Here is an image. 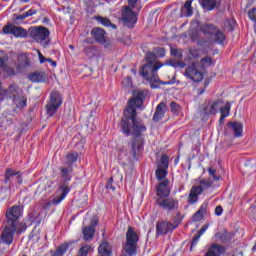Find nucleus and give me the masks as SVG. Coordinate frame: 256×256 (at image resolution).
<instances>
[{
    "label": "nucleus",
    "mask_w": 256,
    "mask_h": 256,
    "mask_svg": "<svg viewBox=\"0 0 256 256\" xmlns=\"http://www.w3.org/2000/svg\"><path fill=\"white\" fill-rule=\"evenodd\" d=\"M185 75L188 79L194 81V83H200V81H203V73L197 70V64H195V62L186 68Z\"/></svg>",
    "instance_id": "4468645a"
},
{
    "label": "nucleus",
    "mask_w": 256,
    "mask_h": 256,
    "mask_svg": "<svg viewBox=\"0 0 256 256\" xmlns=\"http://www.w3.org/2000/svg\"><path fill=\"white\" fill-rule=\"evenodd\" d=\"M21 93V88H19V85L16 83H12L9 85L7 89L2 90V95L4 97H7V99H15V97H18Z\"/></svg>",
    "instance_id": "f3484780"
},
{
    "label": "nucleus",
    "mask_w": 256,
    "mask_h": 256,
    "mask_svg": "<svg viewBox=\"0 0 256 256\" xmlns=\"http://www.w3.org/2000/svg\"><path fill=\"white\" fill-rule=\"evenodd\" d=\"M2 31L5 35H13L14 37L25 39L27 38V30L22 27L15 26L14 24H7L3 26Z\"/></svg>",
    "instance_id": "9b49d317"
},
{
    "label": "nucleus",
    "mask_w": 256,
    "mask_h": 256,
    "mask_svg": "<svg viewBox=\"0 0 256 256\" xmlns=\"http://www.w3.org/2000/svg\"><path fill=\"white\" fill-rule=\"evenodd\" d=\"M95 20L103 25L104 27H111L112 29H117V25L111 23V20L103 16H95Z\"/></svg>",
    "instance_id": "c85d7f7f"
},
{
    "label": "nucleus",
    "mask_w": 256,
    "mask_h": 256,
    "mask_svg": "<svg viewBox=\"0 0 256 256\" xmlns=\"http://www.w3.org/2000/svg\"><path fill=\"white\" fill-rule=\"evenodd\" d=\"M248 17L250 20L256 23V8H252L251 10L248 11Z\"/></svg>",
    "instance_id": "09e8293b"
},
{
    "label": "nucleus",
    "mask_w": 256,
    "mask_h": 256,
    "mask_svg": "<svg viewBox=\"0 0 256 256\" xmlns=\"http://www.w3.org/2000/svg\"><path fill=\"white\" fill-rule=\"evenodd\" d=\"M91 35L93 36L96 43L103 45V47H111V40L107 37V32L103 28L95 27L91 30Z\"/></svg>",
    "instance_id": "1a4fd4ad"
},
{
    "label": "nucleus",
    "mask_w": 256,
    "mask_h": 256,
    "mask_svg": "<svg viewBox=\"0 0 256 256\" xmlns=\"http://www.w3.org/2000/svg\"><path fill=\"white\" fill-rule=\"evenodd\" d=\"M201 219H203V213L201 211H197L194 215H193V221H201Z\"/></svg>",
    "instance_id": "3c124183"
},
{
    "label": "nucleus",
    "mask_w": 256,
    "mask_h": 256,
    "mask_svg": "<svg viewBox=\"0 0 256 256\" xmlns=\"http://www.w3.org/2000/svg\"><path fill=\"white\" fill-rule=\"evenodd\" d=\"M38 57H39L40 63H45L47 61V58H45V56H43L41 51H38Z\"/></svg>",
    "instance_id": "13d9d810"
},
{
    "label": "nucleus",
    "mask_w": 256,
    "mask_h": 256,
    "mask_svg": "<svg viewBox=\"0 0 256 256\" xmlns=\"http://www.w3.org/2000/svg\"><path fill=\"white\" fill-rule=\"evenodd\" d=\"M143 99H145V92L138 91L135 97L128 102V107L124 110V117L121 120L123 133L127 137L131 134L134 135V139L130 143V155L134 161L139 159L143 152V145H145V140L141 137V133L147 131V127L137 121V109L143 105Z\"/></svg>",
    "instance_id": "f257e3e1"
},
{
    "label": "nucleus",
    "mask_w": 256,
    "mask_h": 256,
    "mask_svg": "<svg viewBox=\"0 0 256 256\" xmlns=\"http://www.w3.org/2000/svg\"><path fill=\"white\" fill-rule=\"evenodd\" d=\"M46 61H47L48 63H53V60L50 59V58H46Z\"/></svg>",
    "instance_id": "774afa93"
},
{
    "label": "nucleus",
    "mask_w": 256,
    "mask_h": 256,
    "mask_svg": "<svg viewBox=\"0 0 256 256\" xmlns=\"http://www.w3.org/2000/svg\"><path fill=\"white\" fill-rule=\"evenodd\" d=\"M226 251L227 250L223 245L213 243L208 248V251L206 252L205 256H221V255H225Z\"/></svg>",
    "instance_id": "a211bd4d"
},
{
    "label": "nucleus",
    "mask_w": 256,
    "mask_h": 256,
    "mask_svg": "<svg viewBox=\"0 0 256 256\" xmlns=\"http://www.w3.org/2000/svg\"><path fill=\"white\" fill-rule=\"evenodd\" d=\"M59 171L61 173V177L64 180V182L62 183V185H64V183H66V185H69V183H67V181H71L72 179V174H73V166H62L59 168Z\"/></svg>",
    "instance_id": "aec40b11"
},
{
    "label": "nucleus",
    "mask_w": 256,
    "mask_h": 256,
    "mask_svg": "<svg viewBox=\"0 0 256 256\" xmlns=\"http://www.w3.org/2000/svg\"><path fill=\"white\" fill-rule=\"evenodd\" d=\"M15 175H17L18 183H23V179H21V175H19V172L11 168L6 169L5 179H4L5 183H9V181H11V177H15Z\"/></svg>",
    "instance_id": "b1692460"
},
{
    "label": "nucleus",
    "mask_w": 256,
    "mask_h": 256,
    "mask_svg": "<svg viewBox=\"0 0 256 256\" xmlns=\"http://www.w3.org/2000/svg\"><path fill=\"white\" fill-rule=\"evenodd\" d=\"M29 58L25 54H19L18 55V69H21L23 67H29Z\"/></svg>",
    "instance_id": "f704fd0d"
},
{
    "label": "nucleus",
    "mask_w": 256,
    "mask_h": 256,
    "mask_svg": "<svg viewBox=\"0 0 256 256\" xmlns=\"http://www.w3.org/2000/svg\"><path fill=\"white\" fill-rule=\"evenodd\" d=\"M219 28L215 24L205 23L200 27L201 33L213 37Z\"/></svg>",
    "instance_id": "412c9836"
},
{
    "label": "nucleus",
    "mask_w": 256,
    "mask_h": 256,
    "mask_svg": "<svg viewBox=\"0 0 256 256\" xmlns=\"http://www.w3.org/2000/svg\"><path fill=\"white\" fill-rule=\"evenodd\" d=\"M198 211H200L202 215H205V213H207V206L202 205Z\"/></svg>",
    "instance_id": "052dcab7"
},
{
    "label": "nucleus",
    "mask_w": 256,
    "mask_h": 256,
    "mask_svg": "<svg viewBox=\"0 0 256 256\" xmlns=\"http://www.w3.org/2000/svg\"><path fill=\"white\" fill-rule=\"evenodd\" d=\"M216 237L220 239L222 243H227V241H231V233H229L227 230L217 233Z\"/></svg>",
    "instance_id": "c9c22d12"
},
{
    "label": "nucleus",
    "mask_w": 256,
    "mask_h": 256,
    "mask_svg": "<svg viewBox=\"0 0 256 256\" xmlns=\"http://www.w3.org/2000/svg\"><path fill=\"white\" fill-rule=\"evenodd\" d=\"M89 251H91V245H84L78 251V256H87L89 255Z\"/></svg>",
    "instance_id": "a19ab883"
},
{
    "label": "nucleus",
    "mask_w": 256,
    "mask_h": 256,
    "mask_svg": "<svg viewBox=\"0 0 256 256\" xmlns=\"http://www.w3.org/2000/svg\"><path fill=\"white\" fill-rule=\"evenodd\" d=\"M223 105L222 100H210L205 102L203 107L204 115H217V111Z\"/></svg>",
    "instance_id": "2eb2a0df"
},
{
    "label": "nucleus",
    "mask_w": 256,
    "mask_h": 256,
    "mask_svg": "<svg viewBox=\"0 0 256 256\" xmlns=\"http://www.w3.org/2000/svg\"><path fill=\"white\" fill-rule=\"evenodd\" d=\"M96 225H99V219L97 217H93L88 227L95 229Z\"/></svg>",
    "instance_id": "603ef678"
},
{
    "label": "nucleus",
    "mask_w": 256,
    "mask_h": 256,
    "mask_svg": "<svg viewBox=\"0 0 256 256\" xmlns=\"http://www.w3.org/2000/svg\"><path fill=\"white\" fill-rule=\"evenodd\" d=\"M122 21L126 27L133 28L137 23V14L133 11V8L125 6L122 10Z\"/></svg>",
    "instance_id": "f8f14e48"
},
{
    "label": "nucleus",
    "mask_w": 256,
    "mask_h": 256,
    "mask_svg": "<svg viewBox=\"0 0 256 256\" xmlns=\"http://www.w3.org/2000/svg\"><path fill=\"white\" fill-rule=\"evenodd\" d=\"M49 29L43 27V26H35V27H30L28 29V35H30V37L32 39H34V41H36V43H43V41H45L47 39V37H49Z\"/></svg>",
    "instance_id": "6e6552de"
},
{
    "label": "nucleus",
    "mask_w": 256,
    "mask_h": 256,
    "mask_svg": "<svg viewBox=\"0 0 256 256\" xmlns=\"http://www.w3.org/2000/svg\"><path fill=\"white\" fill-rule=\"evenodd\" d=\"M123 84L126 85L127 87H129V85H131V77H126L123 80Z\"/></svg>",
    "instance_id": "bf43d9fd"
},
{
    "label": "nucleus",
    "mask_w": 256,
    "mask_h": 256,
    "mask_svg": "<svg viewBox=\"0 0 256 256\" xmlns=\"http://www.w3.org/2000/svg\"><path fill=\"white\" fill-rule=\"evenodd\" d=\"M200 63L204 67H211V65H213V59L209 56H206V57L201 59Z\"/></svg>",
    "instance_id": "c03bdc74"
},
{
    "label": "nucleus",
    "mask_w": 256,
    "mask_h": 256,
    "mask_svg": "<svg viewBox=\"0 0 256 256\" xmlns=\"http://www.w3.org/2000/svg\"><path fill=\"white\" fill-rule=\"evenodd\" d=\"M7 61H9V56H7L4 51L0 50V67H6Z\"/></svg>",
    "instance_id": "37998d69"
},
{
    "label": "nucleus",
    "mask_w": 256,
    "mask_h": 256,
    "mask_svg": "<svg viewBox=\"0 0 256 256\" xmlns=\"http://www.w3.org/2000/svg\"><path fill=\"white\" fill-rule=\"evenodd\" d=\"M63 105V97L61 93L55 91L50 94V100L46 104V113L48 117H53L59 110V107Z\"/></svg>",
    "instance_id": "0eeeda50"
},
{
    "label": "nucleus",
    "mask_w": 256,
    "mask_h": 256,
    "mask_svg": "<svg viewBox=\"0 0 256 256\" xmlns=\"http://www.w3.org/2000/svg\"><path fill=\"white\" fill-rule=\"evenodd\" d=\"M51 65H52V67H57V62L52 60Z\"/></svg>",
    "instance_id": "338daca9"
},
{
    "label": "nucleus",
    "mask_w": 256,
    "mask_h": 256,
    "mask_svg": "<svg viewBox=\"0 0 256 256\" xmlns=\"http://www.w3.org/2000/svg\"><path fill=\"white\" fill-rule=\"evenodd\" d=\"M201 193H202L201 190L199 188H197V186H193L188 195L187 202L190 205H195V203H197V201H199V196L201 195Z\"/></svg>",
    "instance_id": "4be33fe9"
},
{
    "label": "nucleus",
    "mask_w": 256,
    "mask_h": 256,
    "mask_svg": "<svg viewBox=\"0 0 256 256\" xmlns=\"http://www.w3.org/2000/svg\"><path fill=\"white\" fill-rule=\"evenodd\" d=\"M83 43H88L89 45L93 44V40L91 38H86Z\"/></svg>",
    "instance_id": "e2e57ef3"
},
{
    "label": "nucleus",
    "mask_w": 256,
    "mask_h": 256,
    "mask_svg": "<svg viewBox=\"0 0 256 256\" xmlns=\"http://www.w3.org/2000/svg\"><path fill=\"white\" fill-rule=\"evenodd\" d=\"M219 109H220V115L224 117H229V113L231 112V104L227 102L224 107L220 106Z\"/></svg>",
    "instance_id": "58836bf2"
},
{
    "label": "nucleus",
    "mask_w": 256,
    "mask_h": 256,
    "mask_svg": "<svg viewBox=\"0 0 256 256\" xmlns=\"http://www.w3.org/2000/svg\"><path fill=\"white\" fill-rule=\"evenodd\" d=\"M225 118H227V116L220 115V119H219L220 123H224Z\"/></svg>",
    "instance_id": "0e129e2a"
},
{
    "label": "nucleus",
    "mask_w": 256,
    "mask_h": 256,
    "mask_svg": "<svg viewBox=\"0 0 256 256\" xmlns=\"http://www.w3.org/2000/svg\"><path fill=\"white\" fill-rule=\"evenodd\" d=\"M225 27L228 31H233L235 29V19L226 20Z\"/></svg>",
    "instance_id": "49530a36"
},
{
    "label": "nucleus",
    "mask_w": 256,
    "mask_h": 256,
    "mask_svg": "<svg viewBox=\"0 0 256 256\" xmlns=\"http://www.w3.org/2000/svg\"><path fill=\"white\" fill-rule=\"evenodd\" d=\"M67 249H69V244L64 243L62 245H60L57 250H56V255H65V253H67Z\"/></svg>",
    "instance_id": "79ce46f5"
},
{
    "label": "nucleus",
    "mask_w": 256,
    "mask_h": 256,
    "mask_svg": "<svg viewBox=\"0 0 256 256\" xmlns=\"http://www.w3.org/2000/svg\"><path fill=\"white\" fill-rule=\"evenodd\" d=\"M205 231H207V226H203L193 237L192 242H191V246H190V251H193V247H195V245H197V243H199V239H201V235H203V233H205Z\"/></svg>",
    "instance_id": "2f4dec72"
},
{
    "label": "nucleus",
    "mask_w": 256,
    "mask_h": 256,
    "mask_svg": "<svg viewBox=\"0 0 256 256\" xmlns=\"http://www.w3.org/2000/svg\"><path fill=\"white\" fill-rule=\"evenodd\" d=\"M201 5L204 9H207V11H213L215 7H217V1L216 0H201Z\"/></svg>",
    "instance_id": "72a5a7b5"
},
{
    "label": "nucleus",
    "mask_w": 256,
    "mask_h": 256,
    "mask_svg": "<svg viewBox=\"0 0 256 256\" xmlns=\"http://www.w3.org/2000/svg\"><path fill=\"white\" fill-rule=\"evenodd\" d=\"M23 216V206L14 205L7 209L6 220L4 221V229L0 235V245H12L15 239V233L21 235L27 231V224L20 222L19 219Z\"/></svg>",
    "instance_id": "f03ea898"
},
{
    "label": "nucleus",
    "mask_w": 256,
    "mask_h": 256,
    "mask_svg": "<svg viewBox=\"0 0 256 256\" xmlns=\"http://www.w3.org/2000/svg\"><path fill=\"white\" fill-rule=\"evenodd\" d=\"M155 53L147 52L144 58L145 64L139 69V74L143 79L150 83L152 89L159 88V85H166L167 83L159 79L157 71L164 67V63L157 60V57H165V48H155Z\"/></svg>",
    "instance_id": "7ed1b4c3"
},
{
    "label": "nucleus",
    "mask_w": 256,
    "mask_h": 256,
    "mask_svg": "<svg viewBox=\"0 0 256 256\" xmlns=\"http://www.w3.org/2000/svg\"><path fill=\"white\" fill-rule=\"evenodd\" d=\"M77 159H79V153L76 151H71L66 155V165L68 167H73V163H77Z\"/></svg>",
    "instance_id": "cd10ccee"
},
{
    "label": "nucleus",
    "mask_w": 256,
    "mask_h": 256,
    "mask_svg": "<svg viewBox=\"0 0 256 256\" xmlns=\"http://www.w3.org/2000/svg\"><path fill=\"white\" fill-rule=\"evenodd\" d=\"M193 0H188L184 3V6L181 8L180 17H191L193 16V7H191Z\"/></svg>",
    "instance_id": "5701e85b"
},
{
    "label": "nucleus",
    "mask_w": 256,
    "mask_h": 256,
    "mask_svg": "<svg viewBox=\"0 0 256 256\" xmlns=\"http://www.w3.org/2000/svg\"><path fill=\"white\" fill-rule=\"evenodd\" d=\"M170 109L174 115H177L181 111V106L177 102L173 101L170 103Z\"/></svg>",
    "instance_id": "a18cd8bd"
},
{
    "label": "nucleus",
    "mask_w": 256,
    "mask_h": 256,
    "mask_svg": "<svg viewBox=\"0 0 256 256\" xmlns=\"http://www.w3.org/2000/svg\"><path fill=\"white\" fill-rule=\"evenodd\" d=\"M35 13H37V10H35V9H30V10H28L26 13H24L25 14V17H31V16H33V15H35Z\"/></svg>",
    "instance_id": "6e6d98bb"
},
{
    "label": "nucleus",
    "mask_w": 256,
    "mask_h": 256,
    "mask_svg": "<svg viewBox=\"0 0 256 256\" xmlns=\"http://www.w3.org/2000/svg\"><path fill=\"white\" fill-rule=\"evenodd\" d=\"M156 195L158 197H169L171 188L169 187V179H164L156 186Z\"/></svg>",
    "instance_id": "dca6fc26"
},
{
    "label": "nucleus",
    "mask_w": 256,
    "mask_h": 256,
    "mask_svg": "<svg viewBox=\"0 0 256 256\" xmlns=\"http://www.w3.org/2000/svg\"><path fill=\"white\" fill-rule=\"evenodd\" d=\"M29 81L32 83H43L45 81V73L43 72H35L28 75Z\"/></svg>",
    "instance_id": "393cba45"
},
{
    "label": "nucleus",
    "mask_w": 256,
    "mask_h": 256,
    "mask_svg": "<svg viewBox=\"0 0 256 256\" xmlns=\"http://www.w3.org/2000/svg\"><path fill=\"white\" fill-rule=\"evenodd\" d=\"M213 37L215 43H217L218 45H223V43H225V40L227 39L225 33H223V31H221L219 28L215 31Z\"/></svg>",
    "instance_id": "c756f323"
},
{
    "label": "nucleus",
    "mask_w": 256,
    "mask_h": 256,
    "mask_svg": "<svg viewBox=\"0 0 256 256\" xmlns=\"http://www.w3.org/2000/svg\"><path fill=\"white\" fill-rule=\"evenodd\" d=\"M210 187H213V180H211V178L200 180L199 186H196V188L200 190V193L207 191Z\"/></svg>",
    "instance_id": "bb28decb"
},
{
    "label": "nucleus",
    "mask_w": 256,
    "mask_h": 256,
    "mask_svg": "<svg viewBox=\"0 0 256 256\" xmlns=\"http://www.w3.org/2000/svg\"><path fill=\"white\" fill-rule=\"evenodd\" d=\"M98 256H111V250H109V243L103 242L98 247Z\"/></svg>",
    "instance_id": "473e14b6"
},
{
    "label": "nucleus",
    "mask_w": 256,
    "mask_h": 256,
    "mask_svg": "<svg viewBox=\"0 0 256 256\" xmlns=\"http://www.w3.org/2000/svg\"><path fill=\"white\" fill-rule=\"evenodd\" d=\"M208 173H209V175H211L213 177L214 181H219V177H217V175H216L217 170H215L213 168H209Z\"/></svg>",
    "instance_id": "8fccbe9b"
},
{
    "label": "nucleus",
    "mask_w": 256,
    "mask_h": 256,
    "mask_svg": "<svg viewBox=\"0 0 256 256\" xmlns=\"http://www.w3.org/2000/svg\"><path fill=\"white\" fill-rule=\"evenodd\" d=\"M167 169L165 168H158L155 172L156 175V179H158V181H163V179H165V177H167Z\"/></svg>",
    "instance_id": "4c0bfd02"
},
{
    "label": "nucleus",
    "mask_w": 256,
    "mask_h": 256,
    "mask_svg": "<svg viewBox=\"0 0 256 256\" xmlns=\"http://www.w3.org/2000/svg\"><path fill=\"white\" fill-rule=\"evenodd\" d=\"M215 215H217L218 217L223 215V207L222 206H217L215 208Z\"/></svg>",
    "instance_id": "5fc2aeb1"
},
{
    "label": "nucleus",
    "mask_w": 256,
    "mask_h": 256,
    "mask_svg": "<svg viewBox=\"0 0 256 256\" xmlns=\"http://www.w3.org/2000/svg\"><path fill=\"white\" fill-rule=\"evenodd\" d=\"M158 168L169 169V156H167V154H163L161 156L160 163L158 164Z\"/></svg>",
    "instance_id": "e433bc0d"
},
{
    "label": "nucleus",
    "mask_w": 256,
    "mask_h": 256,
    "mask_svg": "<svg viewBox=\"0 0 256 256\" xmlns=\"http://www.w3.org/2000/svg\"><path fill=\"white\" fill-rule=\"evenodd\" d=\"M165 113H167V104L165 102H160L153 115V121L159 123V121L165 117Z\"/></svg>",
    "instance_id": "6ab92c4d"
},
{
    "label": "nucleus",
    "mask_w": 256,
    "mask_h": 256,
    "mask_svg": "<svg viewBox=\"0 0 256 256\" xmlns=\"http://www.w3.org/2000/svg\"><path fill=\"white\" fill-rule=\"evenodd\" d=\"M24 19H27V16H25V13L21 15H17V14L13 15V21L17 25H19V23H21V21H23Z\"/></svg>",
    "instance_id": "de8ad7c7"
},
{
    "label": "nucleus",
    "mask_w": 256,
    "mask_h": 256,
    "mask_svg": "<svg viewBox=\"0 0 256 256\" xmlns=\"http://www.w3.org/2000/svg\"><path fill=\"white\" fill-rule=\"evenodd\" d=\"M95 51H97V46H95V45H90V46L84 47V53L88 57H93L95 55Z\"/></svg>",
    "instance_id": "ea45409f"
},
{
    "label": "nucleus",
    "mask_w": 256,
    "mask_h": 256,
    "mask_svg": "<svg viewBox=\"0 0 256 256\" xmlns=\"http://www.w3.org/2000/svg\"><path fill=\"white\" fill-rule=\"evenodd\" d=\"M181 220H175L173 223L167 220H158L156 222V235L157 237H163L169 233H173L177 227H179Z\"/></svg>",
    "instance_id": "423d86ee"
},
{
    "label": "nucleus",
    "mask_w": 256,
    "mask_h": 256,
    "mask_svg": "<svg viewBox=\"0 0 256 256\" xmlns=\"http://www.w3.org/2000/svg\"><path fill=\"white\" fill-rule=\"evenodd\" d=\"M12 101L18 109H23L24 107H27V97L21 94L19 96L12 98Z\"/></svg>",
    "instance_id": "a878e982"
},
{
    "label": "nucleus",
    "mask_w": 256,
    "mask_h": 256,
    "mask_svg": "<svg viewBox=\"0 0 256 256\" xmlns=\"http://www.w3.org/2000/svg\"><path fill=\"white\" fill-rule=\"evenodd\" d=\"M82 233L84 235V241H91V239L95 237V229H93V227H84Z\"/></svg>",
    "instance_id": "7c9ffc66"
},
{
    "label": "nucleus",
    "mask_w": 256,
    "mask_h": 256,
    "mask_svg": "<svg viewBox=\"0 0 256 256\" xmlns=\"http://www.w3.org/2000/svg\"><path fill=\"white\" fill-rule=\"evenodd\" d=\"M106 188L115 191V186H113V177L109 178L108 183L106 184Z\"/></svg>",
    "instance_id": "864d4df0"
},
{
    "label": "nucleus",
    "mask_w": 256,
    "mask_h": 256,
    "mask_svg": "<svg viewBox=\"0 0 256 256\" xmlns=\"http://www.w3.org/2000/svg\"><path fill=\"white\" fill-rule=\"evenodd\" d=\"M138 243L139 235L137 234V232H135V228L129 226L126 232V242L123 247L126 255L136 256Z\"/></svg>",
    "instance_id": "20e7f679"
},
{
    "label": "nucleus",
    "mask_w": 256,
    "mask_h": 256,
    "mask_svg": "<svg viewBox=\"0 0 256 256\" xmlns=\"http://www.w3.org/2000/svg\"><path fill=\"white\" fill-rule=\"evenodd\" d=\"M157 205L164 211H175L179 207V201L173 197H158L156 199Z\"/></svg>",
    "instance_id": "9d476101"
},
{
    "label": "nucleus",
    "mask_w": 256,
    "mask_h": 256,
    "mask_svg": "<svg viewBox=\"0 0 256 256\" xmlns=\"http://www.w3.org/2000/svg\"><path fill=\"white\" fill-rule=\"evenodd\" d=\"M234 133V134H233ZM226 137H242L243 136V124L241 122H228L227 128L224 131Z\"/></svg>",
    "instance_id": "ddd939ff"
},
{
    "label": "nucleus",
    "mask_w": 256,
    "mask_h": 256,
    "mask_svg": "<svg viewBox=\"0 0 256 256\" xmlns=\"http://www.w3.org/2000/svg\"><path fill=\"white\" fill-rule=\"evenodd\" d=\"M178 53L177 49H171V55L176 56Z\"/></svg>",
    "instance_id": "69168bd1"
},
{
    "label": "nucleus",
    "mask_w": 256,
    "mask_h": 256,
    "mask_svg": "<svg viewBox=\"0 0 256 256\" xmlns=\"http://www.w3.org/2000/svg\"><path fill=\"white\" fill-rule=\"evenodd\" d=\"M5 72L7 73V75H9V77L15 75V69L13 68H6Z\"/></svg>",
    "instance_id": "4d7b16f0"
},
{
    "label": "nucleus",
    "mask_w": 256,
    "mask_h": 256,
    "mask_svg": "<svg viewBox=\"0 0 256 256\" xmlns=\"http://www.w3.org/2000/svg\"><path fill=\"white\" fill-rule=\"evenodd\" d=\"M128 5H130V7H135V5H137V0H128Z\"/></svg>",
    "instance_id": "680f3d73"
},
{
    "label": "nucleus",
    "mask_w": 256,
    "mask_h": 256,
    "mask_svg": "<svg viewBox=\"0 0 256 256\" xmlns=\"http://www.w3.org/2000/svg\"><path fill=\"white\" fill-rule=\"evenodd\" d=\"M71 192V188L67 183L61 184L56 190V196L52 199V201H47L44 205H42L43 211H47L51 205H59L67 195Z\"/></svg>",
    "instance_id": "39448f33"
}]
</instances>
